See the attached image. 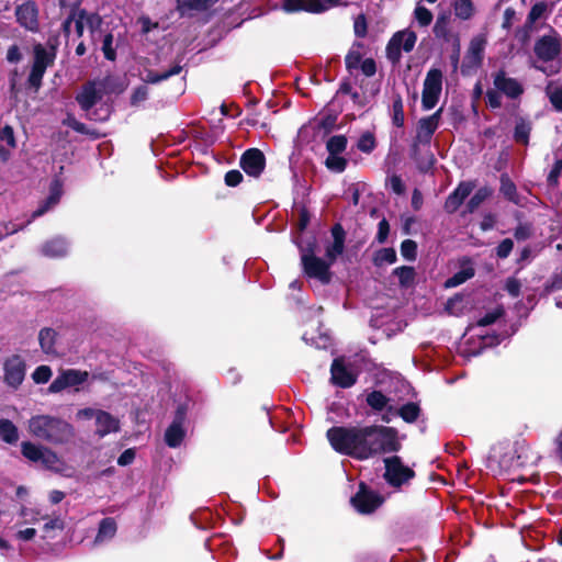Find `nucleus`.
Segmentation results:
<instances>
[{
  "instance_id": "36",
  "label": "nucleus",
  "mask_w": 562,
  "mask_h": 562,
  "mask_svg": "<svg viewBox=\"0 0 562 562\" xmlns=\"http://www.w3.org/2000/svg\"><path fill=\"white\" fill-rule=\"evenodd\" d=\"M414 162L420 173L429 172L436 162V158L430 150V146H426V149H424L423 154L414 159Z\"/></svg>"
},
{
  "instance_id": "59",
  "label": "nucleus",
  "mask_w": 562,
  "mask_h": 562,
  "mask_svg": "<svg viewBox=\"0 0 562 562\" xmlns=\"http://www.w3.org/2000/svg\"><path fill=\"white\" fill-rule=\"evenodd\" d=\"M102 52L104 54V57L108 60H115L116 58V52L113 48V35L111 33H108L102 42Z\"/></svg>"
},
{
  "instance_id": "47",
  "label": "nucleus",
  "mask_w": 562,
  "mask_h": 562,
  "mask_svg": "<svg viewBox=\"0 0 562 562\" xmlns=\"http://www.w3.org/2000/svg\"><path fill=\"white\" fill-rule=\"evenodd\" d=\"M312 0H283L282 9L288 13L305 11L311 13Z\"/></svg>"
},
{
  "instance_id": "26",
  "label": "nucleus",
  "mask_w": 562,
  "mask_h": 562,
  "mask_svg": "<svg viewBox=\"0 0 562 562\" xmlns=\"http://www.w3.org/2000/svg\"><path fill=\"white\" fill-rule=\"evenodd\" d=\"M95 424L98 426V432L101 436L108 435L119 429V420L110 413L104 411L98 412L95 416Z\"/></svg>"
},
{
  "instance_id": "64",
  "label": "nucleus",
  "mask_w": 562,
  "mask_h": 562,
  "mask_svg": "<svg viewBox=\"0 0 562 562\" xmlns=\"http://www.w3.org/2000/svg\"><path fill=\"white\" fill-rule=\"evenodd\" d=\"M548 95L552 106L558 112H562V88H555L554 90L548 92Z\"/></svg>"
},
{
  "instance_id": "24",
  "label": "nucleus",
  "mask_w": 562,
  "mask_h": 562,
  "mask_svg": "<svg viewBox=\"0 0 562 562\" xmlns=\"http://www.w3.org/2000/svg\"><path fill=\"white\" fill-rule=\"evenodd\" d=\"M532 131L531 122L522 116L516 119L513 138L517 144L527 146Z\"/></svg>"
},
{
  "instance_id": "13",
  "label": "nucleus",
  "mask_w": 562,
  "mask_h": 562,
  "mask_svg": "<svg viewBox=\"0 0 562 562\" xmlns=\"http://www.w3.org/2000/svg\"><path fill=\"white\" fill-rule=\"evenodd\" d=\"M21 453L31 462H41L46 469H53L59 461L56 452L31 441H23L21 443Z\"/></svg>"
},
{
  "instance_id": "32",
  "label": "nucleus",
  "mask_w": 562,
  "mask_h": 562,
  "mask_svg": "<svg viewBox=\"0 0 562 562\" xmlns=\"http://www.w3.org/2000/svg\"><path fill=\"white\" fill-rule=\"evenodd\" d=\"M398 416L408 424L415 423L422 413L420 406L415 402H407L397 408Z\"/></svg>"
},
{
  "instance_id": "51",
  "label": "nucleus",
  "mask_w": 562,
  "mask_h": 562,
  "mask_svg": "<svg viewBox=\"0 0 562 562\" xmlns=\"http://www.w3.org/2000/svg\"><path fill=\"white\" fill-rule=\"evenodd\" d=\"M299 247L301 259L305 257H314L316 256L317 250V240L315 237H310L306 240L296 241Z\"/></svg>"
},
{
  "instance_id": "16",
  "label": "nucleus",
  "mask_w": 562,
  "mask_h": 562,
  "mask_svg": "<svg viewBox=\"0 0 562 562\" xmlns=\"http://www.w3.org/2000/svg\"><path fill=\"white\" fill-rule=\"evenodd\" d=\"M493 85L497 91L513 100L520 98L525 91L524 86L516 78L507 77L504 69L493 74Z\"/></svg>"
},
{
  "instance_id": "7",
  "label": "nucleus",
  "mask_w": 562,
  "mask_h": 562,
  "mask_svg": "<svg viewBox=\"0 0 562 562\" xmlns=\"http://www.w3.org/2000/svg\"><path fill=\"white\" fill-rule=\"evenodd\" d=\"M383 503L384 497L364 482L359 483L357 493L350 498V504L361 515L374 513Z\"/></svg>"
},
{
  "instance_id": "63",
  "label": "nucleus",
  "mask_w": 562,
  "mask_h": 562,
  "mask_svg": "<svg viewBox=\"0 0 562 562\" xmlns=\"http://www.w3.org/2000/svg\"><path fill=\"white\" fill-rule=\"evenodd\" d=\"M148 98V88L145 85L138 86L134 89L131 95V105H138L140 102Z\"/></svg>"
},
{
  "instance_id": "40",
  "label": "nucleus",
  "mask_w": 562,
  "mask_h": 562,
  "mask_svg": "<svg viewBox=\"0 0 562 562\" xmlns=\"http://www.w3.org/2000/svg\"><path fill=\"white\" fill-rule=\"evenodd\" d=\"M450 19L447 14H440L437 16L432 32L437 38H441L445 42H450L451 34L449 30Z\"/></svg>"
},
{
  "instance_id": "27",
  "label": "nucleus",
  "mask_w": 562,
  "mask_h": 562,
  "mask_svg": "<svg viewBox=\"0 0 562 562\" xmlns=\"http://www.w3.org/2000/svg\"><path fill=\"white\" fill-rule=\"evenodd\" d=\"M492 194L493 190L487 186L477 189L465 204V209L463 210L462 214L465 215L474 213L480 207V205Z\"/></svg>"
},
{
  "instance_id": "50",
  "label": "nucleus",
  "mask_w": 562,
  "mask_h": 562,
  "mask_svg": "<svg viewBox=\"0 0 562 562\" xmlns=\"http://www.w3.org/2000/svg\"><path fill=\"white\" fill-rule=\"evenodd\" d=\"M341 1L342 0H312L311 13H323L330 8H335L338 5H348L347 2Z\"/></svg>"
},
{
  "instance_id": "1",
  "label": "nucleus",
  "mask_w": 562,
  "mask_h": 562,
  "mask_svg": "<svg viewBox=\"0 0 562 562\" xmlns=\"http://www.w3.org/2000/svg\"><path fill=\"white\" fill-rule=\"evenodd\" d=\"M370 434L371 425L333 426L326 438L336 452L362 461L371 458Z\"/></svg>"
},
{
  "instance_id": "60",
  "label": "nucleus",
  "mask_w": 562,
  "mask_h": 562,
  "mask_svg": "<svg viewBox=\"0 0 562 562\" xmlns=\"http://www.w3.org/2000/svg\"><path fill=\"white\" fill-rule=\"evenodd\" d=\"M389 234H390V223L385 217H383L378 223V232L375 235V240L379 244H384L387 240Z\"/></svg>"
},
{
  "instance_id": "44",
  "label": "nucleus",
  "mask_w": 562,
  "mask_h": 562,
  "mask_svg": "<svg viewBox=\"0 0 562 562\" xmlns=\"http://www.w3.org/2000/svg\"><path fill=\"white\" fill-rule=\"evenodd\" d=\"M405 122L403 99L400 93H395L392 103V123L396 127H403Z\"/></svg>"
},
{
  "instance_id": "11",
  "label": "nucleus",
  "mask_w": 562,
  "mask_h": 562,
  "mask_svg": "<svg viewBox=\"0 0 562 562\" xmlns=\"http://www.w3.org/2000/svg\"><path fill=\"white\" fill-rule=\"evenodd\" d=\"M363 48L361 42H355L345 56V65L347 71L352 75L353 70L361 69L366 77H372L376 72V63L373 58L369 57L362 60V54L360 49Z\"/></svg>"
},
{
  "instance_id": "15",
  "label": "nucleus",
  "mask_w": 562,
  "mask_h": 562,
  "mask_svg": "<svg viewBox=\"0 0 562 562\" xmlns=\"http://www.w3.org/2000/svg\"><path fill=\"white\" fill-rule=\"evenodd\" d=\"M88 378V371L67 369L60 372V374L50 383L47 391L48 393H59L67 387L85 383Z\"/></svg>"
},
{
  "instance_id": "37",
  "label": "nucleus",
  "mask_w": 562,
  "mask_h": 562,
  "mask_svg": "<svg viewBox=\"0 0 562 562\" xmlns=\"http://www.w3.org/2000/svg\"><path fill=\"white\" fill-rule=\"evenodd\" d=\"M547 10L548 4L543 1L537 2L531 7L524 25L526 30L525 37L528 36V31L532 29L533 24L544 14Z\"/></svg>"
},
{
  "instance_id": "25",
  "label": "nucleus",
  "mask_w": 562,
  "mask_h": 562,
  "mask_svg": "<svg viewBox=\"0 0 562 562\" xmlns=\"http://www.w3.org/2000/svg\"><path fill=\"white\" fill-rule=\"evenodd\" d=\"M499 192L509 202L518 205L520 203L519 194L515 182L508 173L504 172L499 176Z\"/></svg>"
},
{
  "instance_id": "28",
  "label": "nucleus",
  "mask_w": 562,
  "mask_h": 562,
  "mask_svg": "<svg viewBox=\"0 0 562 562\" xmlns=\"http://www.w3.org/2000/svg\"><path fill=\"white\" fill-rule=\"evenodd\" d=\"M0 438L8 445H15L19 441V429L12 420L0 419Z\"/></svg>"
},
{
  "instance_id": "5",
  "label": "nucleus",
  "mask_w": 562,
  "mask_h": 562,
  "mask_svg": "<svg viewBox=\"0 0 562 562\" xmlns=\"http://www.w3.org/2000/svg\"><path fill=\"white\" fill-rule=\"evenodd\" d=\"M371 458L396 453L402 449L398 430L383 425H371L370 434Z\"/></svg>"
},
{
  "instance_id": "19",
  "label": "nucleus",
  "mask_w": 562,
  "mask_h": 562,
  "mask_svg": "<svg viewBox=\"0 0 562 562\" xmlns=\"http://www.w3.org/2000/svg\"><path fill=\"white\" fill-rule=\"evenodd\" d=\"M474 188V182L461 181L457 188L447 196L443 204V210L448 214L456 213L463 204L464 200L471 194Z\"/></svg>"
},
{
  "instance_id": "45",
  "label": "nucleus",
  "mask_w": 562,
  "mask_h": 562,
  "mask_svg": "<svg viewBox=\"0 0 562 562\" xmlns=\"http://www.w3.org/2000/svg\"><path fill=\"white\" fill-rule=\"evenodd\" d=\"M562 289V266L557 268L544 282L541 295H549Z\"/></svg>"
},
{
  "instance_id": "21",
  "label": "nucleus",
  "mask_w": 562,
  "mask_h": 562,
  "mask_svg": "<svg viewBox=\"0 0 562 562\" xmlns=\"http://www.w3.org/2000/svg\"><path fill=\"white\" fill-rule=\"evenodd\" d=\"M486 38L484 35L474 36L469 45L464 57L463 67L477 68L481 66L484 57Z\"/></svg>"
},
{
  "instance_id": "53",
  "label": "nucleus",
  "mask_w": 562,
  "mask_h": 562,
  "mask_svg": "<svg viewBox=\"0 0 562 562\" xmlns=\"http://www.w3.org/2000/svg\"><path fill=\"white\" fill-rule=\"evenodd\" d=\"M376 146L375 137L372 133H363L357 143V148L366 154H370Z\"/></svg>"
},
{
  "instance_id": "10",
  "label": "nucleus",
  "mask_w": 562,
  "mask_h": 562,
  "mask_svg": "<svg viewBox=\"0 0 562 562\" xmlns=\"http://www.w3.org/2000/svg\"><path fill=\"white\" fill-rule=\"evenodd\" d=\"M533 52L543 63L554 60L562 52L561 36L551 27V34L542 35L536 41Z\"/></svg>"
},
{
  "instance_id": "42",
  "label": "nucleus",
  "mask_w": 562,
  "mask_h": 562,
  "mask_svg": "<svg viewBox=\"0 0 562 562\" xmlns=\"http://www.w3.org/2000/svg\"><path fill=\"white\" fill-rule=\"evenodd\" d=\"M56 336L57 333L53 328L45 327L40 330L38 340L41 348L45 353L54 351Z\"/></svg>"
},
{
  "instance_id": "30",
  "label": "nucleus",
  "mask_w": 562,
  "mask_h": 562,
  "mask_svg": "<svg viewBox=\"0 0 562 562\" xmlns=\"http://www.w3.org/2000/svg\"><path fill=\"white\" fill-rule=\"evenodd\" d=\"M391 402V398L387 397L382 391L373 390L369 392L366 396L367 405L374 412L381 413L386 405Z\"/></svg>"
},
{
  "instance_id": "46",
  "label": "nucleus",
  "mask_w": 562,
  "mask_h": 562,
  "mask_svg": "<svg viewBox=\"0 0 562 562\" xmlns=\"http://www.w3.org/2000/svg\"><path fill=\"white\" fill-rule=\"evenodd\" d=\"M454 14L461 20H470L475 12L472 0H458L454 3Z\"/></svg>"
},
{
  "instance_id": "23",
  "label": "nucleus",
  "mask_w": 562,
  "mask_h": 562,
  "mask_svg": "<svg viewBox=\"0 0 562 562\" xmlns=\"http://www.w3.org/2000/svg\"><path fill=\"white\" fill-rule=\"evenodd\" d=\"M218 0H177V10L180 15L188 11L204 12L214 5Z\"/></svg>"
},
{
  "instance_id": "31",
  "label": "nucleus",
  "mask_w": 562,
  "mask_h": 562,
  "mask_svg": "<svg viewBox=\"0 0 562 562\" xmlns=\"http://www.w3.org/2000/svg\"><path fill=\"white\" fill-rule=\"evenodd\" d=\"M181 71H182V66L179 64H176L172 67H170L169 69L161 71V72H157L154 70H147L144 81L146 83L156 85L164 80L169 79L172 76L179 75Z\"/></svg>"
},
{
  "instance_id": "18",
  "label": "nucleus",
  "mask_w": 562,
  "mask_h": 562,
  "mask_svg": "<svg viewBox=\"0 0 562 562\" xmlns=\"http://www.w3.org/2000/svg\"><path fill=\"white\" fill-rule=\"evenodd\" d=\"M15 16L18 23L31 31H38V9L33 1H26L15 8Z\"/></svg>"
},
{
  "instance_id": "38",
  "label": "nucleus",
  "mask_w": 562,
  "mask_h": 562,
  "mask_svg": "<svg viewBox=\"0 0 562 562\" xmlns=\"http://www.w3.org/2000/svg\"><path fill=\"white\" fill-rule=\"evenodd\" d=\"M475 274V270L472 266L463 267L461 270L456 272L452 277L448 278L445 282L446 288H454L458 286L471 278H473Z\"/></svg>"
},
{
  "instance_id": "6",
  "label": "nucleus",
  "mask_w": 562,
  "mask_h": 562,
  "mask_svg": "<svg viewBox=\"0 0 562 562\" xmlns=\"http://www.w3.org/2000/svg\"><path fill=\"white\" fill-rule=\"evenodd\" d=\"M101 83L95 80H88L82 85L80 92L76 95V101L80 109L87 113V119L92 121H105L109 114L99 116L97 111H92L93 106L102 100L103 90L98 89L97 86Z\"/></svg>"
},
{
  "instance_id": "55",
  "label": "nucleus",
  "mask_w": 562,
  "mask_h": 562,
  "mask_svg": "<svg viewBox=\"0 0 562 562\" xmlns=\"http://www.w3.org/2000/svg\"><path fill=\"white\" fill-rule=\"evenodd\" d=\"M52 369L46 364L38 366L32 373V379L36 384L47 383L52 378Z\"/></svg>"
},
{
  "instance_id": "33",
  "label": "nucleus",
  "mask_w": 562,
  "mask_h": 562,
  "mask_svg": "<svg viewBox=\"0 0 562 562\" xmlns=\"http://www.w3.org/2000/svg\"><path fill=\"white\" fill-rule=\"evenodd\" d=\"M63 124L70 127L75 132L88 135L92 137L93 139L99 138L101 135L94 130H89L87 125L80 121H78L72 114L68 113L66 119L63 121Z\"/></svg>"
},
{
  "instance_id": "29",
  "label": "nucleus",
  "mask_w": 562,
  "mask_h": 562,
  "mask_svg": "<svg viewBox=\"0 0 562 562\" xmlns=\"http://www.w3.org/2000/svg\"><path fill=\"white\" fill-rule=\"evenodd\" d=\"M117 530V525L114 518L106 517L103 518L99 524L98 533L95 536L94 542H103L105 540L112 539Z\"/></svg>"
},
{
  "instance_id": "14",
  "label": "nucleus",
  "mask_w": 562,
  "mask_h": 562,
  "mask_svg": "<svg viewBox=\"0 0 562 562\" xmlns=\"http://www.w3.org/2000/svg\"><path fill=\"white\" fill-rule=\"evenodd\" d=\"M3 371L4 383L16 390L24 381L26 363L20 355H13L3 362Z\"/></svg>"
},
{
  "instance_id": "48",
  "label": "nucleus",
  "mask_w": 562,
  "mask_h": 562,
  "mask_svg": "<svg viewBox=\"0 0 562 562\" xmlns=\"http://www.w3.org/2000/svg\"><path fill=\"white\" fill-rule=\"evenodd\" d=\"M325 166L328 170L341 173L348 166V160L340 155H328L325 160Z\"/></svg>"
},
{
  "instance_id": "9",
  "label": "nucleus",
  "mask_w": 562,
  "mask_h": 562,
  "mask_svg": "<svg viewBox=\"0 0 562 562\" xmlns=\"http://www.w3.org/2000/svg\"><path fill=\"white\" fill-rule=\"evenodd\" d=\"M417 41V35L414 31L403 30L395 32L390 38L385 52L387 59L396 65L400 63L403 49L406 53H409L414 49V46Z\"/></svg>"
},
{
  "instance_id": "4",
  "label": "nucleus",
  "mask_w": 562,
  "mask_h": 562,
  "mask_svg": "<svg viewBox=\"0 0 562 562\" xmlns=\"http://www.w3.org/2000/svg\"><path fill=\"white\" fill-rule=\"evenodd\" d=\"M57 56V38H48L46 45L35 43L33 45V63L27 77L30 88L38 91L43 85V78L47 68L54 66Z\"/></svg>"
},
{
  "instance_id": "3",
  "label": "nucleus",
  "mask_w": 562,
  "mask_h": 562,
  "mask_svg": "<svg viewBox=\"0 0 562 562\" xmlns=\"http://www.w3.org/2000/svg\"><path fill=\"white\" fill-rule=\"evenodd\" d=\"M29 431L52 445H64L74 437V427L65 419L52 415H35L29 419Z\"/></svg>"
},
{
  "instance_id": "57",
  "label": "nucleus",
  "mask_w": 562,
  "mask_h": 562,
  "mask_svg": "<svg viewBox=\"0 0 562 562\" xmlns=\"http://www.w3.org/2000/svg\"><path fill=\"white\" fill-rule=\"evenodd\" d=\"M353 32L358 38H364L368 34V21L364 13H360L355 18Z\"/></svg>"
},
{
  "instance_id": "2",
  "label": "nucleus",
  "mask_w": 562,
  "mask_h": 562,
  "mask_svg": "<svg viewBox=\"0 0 562 562\" xmlns=\"http://www.w3.org/2000/svg\"><path fill=\"white\" fill-rule=\"evenodd\" d=\"M333 243L326 247L325 256L327 261L314 256L302 258L301 263L303 272L311 279H316L323 284L331 281L330 266L345 251L346 231L340 223H336L330 228Z\"/></svg>"
},
{
  "instance_id": "56",
  "label": "nucleus",
  "mask_w": 562,
  "mask_h": 562,
  "mask_svg": "<svg viewBox=\"0 0 562 562\" xmlns=\"http://www.w3.org/2000/svg\"><path fill=\"white\" fill-rule=\"evenodd\" d=\"M414 15L420 26H428L434 18L431 11L424 5H417Z\"/></svg>"
},
{
  "instance_id": "8",
  "label": "nucleus",
  "mask_w": 562,
  "mask_h": 562,
  "mask_svg": "<svg viewBox=\"0 0 562 562\" xmlns=\"http://www.w3.org/2000/svg\"><path fill=\"white\" fill-rule=\"evenodd\" d=\"M385 472L384 480L392 487H401L409 480L415 477V471L404 465L401 457L392 456L384 459Z\"/></svg>"
},
{
  "instance_id": "54",
  "label": "nucleus",
  "mask_w": 562,
  "mask_h": 562,
  "mask_svg": "<svg viewBox=\"0 0 562 562\" xmlns=\"http://www.w3.org/2000/svg\"><path fill=\"white\" fill-rule=\"evenodd\" d=\"M417 243L413 239H404L401 244V255L408 261L417 258Z\"/></svg>"
},
{
  "instance_id": "49",
  "label": "nucleus",
  "mask_w": 562,
  "mask_h": 562,
  "mask_svg": "<svg viewBox=\"0 0 562 562\" xmlns=\"http://www.w3.org/2000/svg\"><path fill=\"white\" fill-rule=\"evenodd\" d=\"M58 201H59V195L57 193H50L44 201L41 202L38 207L32 213L31 218L35 220L40 216H43L54 205H56L58 203Z\"/></svg>"
},
{
  "instance_id": "22",
  "label": "nucleus",
  "mask_w": 562,
  "mask_h": 562,
  "mask_svg": "<svg viewBox=\"0 0 562 562\" xmlns=\"http://www.w3.org/2000/svg\"><path fill=\"white\" fill-rule=\"evenodd\" d=\"M41 252L48 258H63L68 254V243L65 237H53L42 245Z\"/></svg>"
},
{
  "instance_id": "58",
  "label": "nucleus",
  "mask_w": 562,
  "mask_h": 562,
  "mask_svg": "<svg viewBox=\"0 0 562 562\" xmlns=\"http://www.w3.org/2000/svg\"><path fill=\"white\" fill-rule=\"evenodd\" d=\"M440 93L435 91L423 90L422 106L423 110L428 111L436 106L439 101Z\"/></svg>"
},
{
  "instance_id": "17",
  "label": "nucleus",
  "mask_w": 562,
  "mask_h": 562,
  "mask_svg": "<svg viewBox=\"0 0 562 562\" xmlns=\"http://www.w3.org/2000/svg\"><path fill=\"white\" fill-rule=\"evenodd\" d=\"M442 108H439L431 115L424 116L418 121L415 137L423 140V146H430L432 135L439 126Z\"/></svg>"
},
{
  "instance_id": "39",
  "label": "nucleus",
  "mask_w": 562,
  "mask_h": 562,
  "mask_svg": "<svg viewBox=\"0 0 562 562\" xmlns=\"http://www.w3.org/2000/svg\"><path fill=\"white\" fill-rule=\"evenodd\" d=\"M348 145V138L346 135H333L326 142V150L328 155H341Z\"/></svg>"
},
{
  "instance_id": "35",
  "label": "nucleus",
  "mask_w": 562,
  "mask_h": 562,
  "mask_svg": "<svg viewBox=\"0 0 562 562\" xmlns=\"http://www.w3.org/2000/svg\"><path fill=\"white\" fill-rule=\"evenodd\" d=\"M184 436L186 430L183 427L170 424L165 432V442L170 448H177L182 443Z\"/></svg>"
},
{
  "instance_id": "62",
  "label": "nucleus",
  "mask_w": 562,
  "mask_h": 562,
  "mask_svg": "<svg viewBox=\"0 0 562 562\" xmlns=\"http://www.w3.org/2000/svg\"><path fill=\"white\" fill-rule=\"evenodd\" d=\"M514 248V241L510 238L503 239L496 247V256L501 259L507 258Z\"/></svg>"
},
{
  "instance_id": "12",
  "label": "nucleus",
  "mask_w": 562,
  "mask_h": 562,
  "mask_svg": "<svg viewBox=\"0 0 562 562\" xmlns=\"http://www.w3.org/2000/svg\"><path fill=\"white\" fill-rule=\"evenodd\" d=\"M267 159L262 150L252 147L246 149L239 158V167L251 178L258 179L266 169Z\"/></svg>"
},
{
  "instance_id": "20",
  "label": "nucleus",
  "mask_w": 562,
  "mask_h": 562,
  "mask_svg": "<svg viewBox=\"0 0 562 562\" xmlns=\"http://www.w3.org/2000/svg\"><path fill=\"white\" fill-rule=\"evenodd\" d=\"M331 383L341 389H348L356 384L357 375L345 366L344 360L334 359L330 367Z\"/></svg>"
},
{
  "instance_id": "43",
  "label": "nucleus",
  "mask_w": 562,
  "mask_h": 562,
  "mask_svg": "<svg viewBox=\"0 0 562 562\" xmlns=\"http://www.w3.org/2000/svg\"><path fill=\"white\" fill-rule=\"evenodd\" d=\"M397 260L396 251L394 248H381L373 255L372 262L375 267H382L384 263H394Z\"/></svg>"
},
{
  "instance_id": "52",
  "label": "nucleus",
  "mask_w": 562,
  "mask_h": 562,
  "mask_svg": "<svg viewBox=\"0 0 562 562\" xmlns=\"http://www.w3.org/2000/svg\"><path fill=\"white\" fill-rule=\"evenodd\" d=\"M562 173V159L557 158L553 162V166L550 172L547 176V184L551 189H555L559 187V179Z\"/></svg>"
},
{
  "instance_id": "61",
  "label": "nucleus",
  "mask_w": 562,
  "mask_h": 562,
  "mask_svg": "<svg viewBox=\"0 0 562 562\" xmlns=\"http://www.w3.org/2000/svg\"><path fill=\"white\" fill-rule=\"evenodd\" d=\"M244 180L243 173L237 169H232L225 173L224 182L227 187H237Z\"/></svg>"
},
{
  "instance_id": "34",
  "label": "nucleus",
  "mask_w": 562,
  "mask_h": 562,
  "mask_svg": "<svg viewBox=\"0 0 562 562\" xmlns=\"http://www.w3.org/2000/svg\"><path fill=\"white\" fill-rule=\"evenodd\" d=\"M423 90L435 91L441 93L442 90V72L438 68H431L424 80Z\"/></svg>"
},
{
  "instance_id": "41",
  "label": "nucleus",
  "mask_w": 562,
  "mask_h": 562,
  "mask_svg": "<svg viewBox=\"0 0 562 562\" xmlns=\"http://www.w3.org/2000/svg\"><path fill=\"white\" fill-rule=\"evenodd\" d=\"M393 274L398 278L402 288H408L414 283L416 271L414 267L401 266L393 270Z\"/></svg>"
}]
</instances>
